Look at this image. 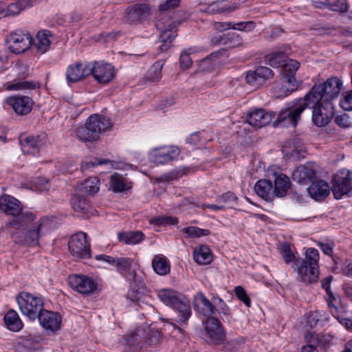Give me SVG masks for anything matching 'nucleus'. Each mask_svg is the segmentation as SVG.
<instances>
[{
	"label": "nucleus",
	"mask_w": 352,
	"mask_h": 352,
	"mask_svg": "<svg viewBox=\"0 0 352 352\" xmlns=\"http://www.w3.org/2000/svg\"><path fill=\"white\" fill-rule=\"evenodd\" d=\"M113 126L110 118L100 114L91 115L85 126H78L75 136L82 142H92L99 139L101 133L110 130Z\"/></svg>",
	"instance_id": "nucleus-1"
},
{
	"label": "nucleus",
	"mask_w": 352,
	"mask_h": 352,
	"mask_svg": "<svg viewBox=\"0 0 352 352\" xmlns=\"http://www.w3.org/2000/svg\"><path fill=\"white\" fill-rule=\"evenodd\" d=\"M342 82L337 77H331L324 82L314 85L307 95L309 104L323 102L328 104L340 93Z\"/></svg>",
	"instance_id": "nucleus-2"
},
{
	"label": "nucleus",
	"mask_w": 352,
	"mask_h": 352,
	"mask_svg": "<svg viewBox=\"0 0 352 352\" xmlns=\"http://www.w3.org/2000/svg\"><path fill=\"white\" fill-rule=\"evenodd\" d=\"M157 296L164 304L178 311V318L180 322H185L190 316L191 310L188 301L177 292L169 289H163L157 292Z\"/></svg>",
	"instance_id": "nucleus-3"
},
{
	"label": "nucleus",
	"mask_w": 352,
	"mask_h": 352,
	"mask_svg": "<svg viewBox=\"0 0 352 352\" xmlns=\"http://www.w3.org/2000/svg\"><path fill=\"white\" fill-rule=\"evenodd\" d=\"M319 253L315 248H308L306 251L305 258L297 268L298 279L305 283H312L318 278Z\"/></svg>",
	"instance_id": "nucleus-4"
},
{
	"label": "nucleus",
	"mask_w": 352,
	"mask_h": 352,
	"mask_svg": "<svg viewBox=\"0 0 352 352\" xmlns=\"http://www.w3.org/2000/svg\"><path fill=\"white\" fill-rule=\"evenodd\" d=\"M21 313L31 320H35L43 309V300L28 292H21L16 298Z\"/></svg>",
	"instance_id": "nucleus-5"
},
{
	"label": "nucleus",
	"mask_w": 352,
	"mask_h": 352,
	"mask_svg": "<svg viewBox=\"0 0 352 352\" xmlns=\"http://www.w3.org/2000/svg\"><path fill=\"white\" fill-rule=\"evenodd\" d=\"M300 63L297 60L293 59H287L282 64V87L283 93L278 95V97L286 96L298 88V82L295 78V74L299 68Z\"/></svg>",
	"instance_id": "nucleus-6"
},
{
	"label": "nucleus",
	"mask_w": 352,
	"mask_h": 352,
	"mask_svg": "<svg viewBox=\"0 0 352 352\" xmlns=\"http://www.w3.org/2000/svg\"><path fill=\"white\" fill-rule=\"evenodd\" d=\"M304 110L305 101L303 98L299 99L296 103L283 109L279 112L276 120V124L285 127H295L300 119V115Z\"/></svg>",
	"instance_id": "nucleus-7"
},
{
	"label": "nucleus",
	"mask_w": 352,
	"mask_h": 352,
	"mask_svg": "<svg viewBox=\"0 0 352 352\" xmlns=\"http://www.w3.org/2000/svg\"><path fill=\"white\" fill-rule=\"evenodd\" d=\"M156 28L160 31V39L163 43L160 50L166 51L177 36L176 24L168 16L160 14L156 21Z\"/></svg>",
	"instance_id": "nucleus-8"
},
{
	"label": "nucleus",
	"mask_w": 352,
	"mask_h": 352,
	"mask_svg": "<svg viewBox=\"0 0 352 352\" xmlns=\"http://www.w3.org/2000/svg\"><path fill=\"white\" fill-rule=\"evenodd\" d=\"M68 248L72 256L78 258L91 257V246L87 240V234L82 232L72 235L68 243Z\"/></svg>",
	"instance_id": "nucleus-9"
},
{
	"label": "nucleus",
	"mask_w": 352,
	"mask_h": 352,
	"mask_svg": "<svg viewBox=\"0 0 352 352\" xmlns=\"http://www.w3.org/2000/svg\"><path fill=\"white\" fill-rule=\"evenodd\" d=\"M305 109L309 108L312 109V121L317 126H326L332 118L331 103L328 104L323 102H319L316 104H309L307 100V95L304 97Z\"/></svg>",
	"instance_id": "nucleus-10"
},
{
	"label": "nucleus",
	"mask_w": 352,
	"mask_h": 352,
	"mask_svg": "<svg viewBox=\"0 0 352 352\" xmlns=\"http://www.w3.org/2000/svg\"><path fill=\"white\" fill-rule=\"evenodd\" d=\"M205 330V339L208 343L219 345L226 340V333L223 325L215 317L207 318Z\"/></svg>",
	"instance_id": "nucleus-11"
},
{
	"label": "nucleus",
	"mask_w": 352,
	"mask_h": 352,
	"mask_svg": "<svg viewBox=\"0 0 352 352\" xmlns=\"http://www.w3.org/2000/svg\"><path fill=\"white\" fill-rule=\"evenodd\" d=\"M8 49L14 54H21L28 50L33 44L32 36L28 32L16 31L6 39Z\"/></svg>",
	"instance_id": "nucleus-12"
},
{
	"label": "nucleus",
	"mask_w": 352,
	"mask_h": 352,
	"mask_svg": "<svg viewBox=\"0 0 352 352\" xmlns=\"http://www.w3.org/2000/svg\"><path fill=\"white\" fill-rule=\"evenodd\" d=\"M351 191L352 172L344 170L334 175L332 192L336 199H340Z\"/></svg>",
	"instance_id": "nucleus-13"
},
{
	"label": "nucleus",
	"mask_w": 352,
	"mask_h": 352,
	"mask_svg": "<svg viewBox=\"0 0 352 352\" xmlns=\"http://www.w3.org/2000/svg\"><path fill=\"white\" fill-rule=\"evenodd\" d=\"M68 282L74 290L83 295L92 294L97 289L96 283L85 275L72 274L68 277Z\"/></svg>",
	"instance_id": "nucleus-14"
},
{
	"label": "nucleus",
	"mask_w": 352,
	"mask_h": 352,
	"mask_svg": "<svg viewBox=\"0 0 352 352\" xmlns=\"http://www.w3.org/2000/svg\"><path fill=\"white\" fill-rule=\"evenodd\" d=\"M49 229V220L43 217L38 221L34 223L26 231L24 236L25 243L29 246L38 245V240L41 236L45 234Z\"/></svg>",
	"instance_id": "nucleus-15"
},
{
	"label": "nucleus",
	"mask_w": 352,
	"mask_h": 352,
	"mask_svg": "<svg viewBox=\"0 0 352 352\" xmlns=\"http://www.w3.org/2000/svg\"><path fill=\"white\" fill-rule=\"evenodd\" d=\"M180 151L177 146H167L153 148L150 153V160L155 164H164L177 158Z\"/></svg>",
	"instance_id": "nucleus-16"
},
{
	"label": "nucleus",
	"mask_w": 352,
	"mask_h": 352,
	"mask_svg": "<svg viewBox=\"0 0 352 352\" xmlns=\"http://www.w3.org/2000/svg\"><path fill=\"white\" fill-rule=\"evenodd\" d=\"M47 140V135L45 133L21 136L19 138L21 149L24 153L34 155L39 152L40 149L45 146Z\"/></svg>",
	"instance_id": "nucleus-17"
},
{
	"label": "nucleus",
	"mask_w": 352,
	"mask_h": 352,
	"mask_svg": "<svg viewBox=\"0 0 352 352\" xmlns=\"http://www.w3.org/2000/svg\"><path fill=\"white\" fill-rule=\"evenodd\" d=\"M91 75L99 83L106 84L113 78L115 69L111 64L95 62L91 64Z\"/></svg>",
	"instance_id": "nucleus-18"
},
{
	"label": "nucleus",
	"mask_w": 352,
	"mask_h": 352,
	"mask_svg": "<svg viewBox=\"0 0 352 352\" xmlns=\"http://www.w3.org/2000/svg\"><path fill=\"white\" fill-rule=\"evenodd\" d=\"M37 318L42 327L47 331L55 332L60 329L62 317L58 312L43 309Z\"/></svg>",
	"instance_id": "nucleus-19"
},
{
	"label": "nucleus",
	"mask_w": 352,
	"mask_h": 352,
	"mask_svg": "<svg viewBox=\"0 0 352 352\" xmlns=\"http://www.w3.org/2000/svg\"><path fill=\"white\" fill-rule=\"evenodd\" d=\"M89 75H91V64L84 65L80 62L70 65L66 71V78L69 83L82 80Z\"/></svg>",
	"instance_id": "nucleus-20"
},
{
	"label": "nucleus",
	"mask_w": 352,
	"mask_h": 352,
	"mask_svg": "<svg viewBox=\"0 0 352 352\" xmlns=\"http://www.w3.org/2000/svg\"><path fill=\"white\" fill-rule=\"evenodd\" d=\"M7 103L17 115L20 116L30 113L34 104L32 99L28 96L10 97L7 98Z\"/></svg>",
	"instance_id": "nucleus-21"
},
{
	"label": "nucleus",
	"mask_w": 352,
	"mask_h": 352,
	"mask_svg": "<svg viewBox=\"0 0 352 352\" xmlns=\"http://www.w3.org/2000/svg\"><path fill=\"white\" fill-rule=\"evenodd\" d=\"M133 260L129 258L120 257L116 258L115 266L118 270L127 279L128 281H134L135 283H140V274H138L135 270H132Z\"/></svg>",
	"instance_id": "nucleus-22"
},
{
	"label": "nucleus",
	"mask_w": 352,
	"mask_h": 352,
	"mask_svg": "<svg viewBox=\"0 0 352 352\" xmlns=\"http://www.w3.org/2000/svg\"><path fill=\"white\" fill-rule=\"evenodd\" d=\"M272 116L262 109H250L246 116V122L253 127L261 128L271 122Z\"/></svg>",
	"instance_id": "nucleus-23"
},
{
	"label": "nucleus",
	"mask_w": 352,
	"mask_h": 352,
	"mask_svg": "<svg viewBox=\"0 0 352 352\" xmlns=\"http://www.w3.org/2000/svg\"><path fill=\"white\" fill-rule=\"evenodd\" d=\"M273 71L267 67H258L254 71H249L245 76L246 82L253 86L262 85L273 77Z\"/></svg>",
	"instance_id": "nucleus-24"
},
{
	"label": "nucleus",
	"mask_w": 352,
	"mask_h": 352,
	"mask_svg": "<svg viewBox=\"0 0 352 352\" xmlns=\"http://www.w3.org/2000/svg\"><path fill=\"white\" fill-rule=\"evenodd\" d=\"M193 305L197 312L208 318L213 317L212 315L217 310L202 292H199L195 296Z\"/></svg>",
	"instance_id": "nucleus-25"
},
{
	"label": "nucleus",
	"mask_w": 352,
	"mask_h": 352,
	"mask_svg": "<svg viewBox=\"0 0 352 352\" xmlns=\"http://www.w3.org/2000/svg\"><path fill=\"white\" fill-rule=\"evenodd\" d=\"M316 175V171L312 164L301 165L298 166L292 173L293 181L299 184H306L311 182Z\"/></svg>",
	"instance_id": "nucleus-26"
},
{
	"label": "nucleus",
	"mask_w": 352,
	"mask_h": 352,
	"mask_svg": "<svg viewBox=\"0 0 352 352\" xmlns=\"http://www.w3.org/2000/svg\"><path fill=\"white\" fill-rule=\"evenodd\" d=\"M0 210L14 217L20 213L22 206L21 202L14 197L4 195L0 197Z\"/></svg>",
	"instance_id": "nucleus-27"
},
{
	"label": "nucleus",
	"mask_w": 352,
	"mask_h": 352,
	"mask_svg": "<svg viewBox=\"0 0 352 352\" xmlns=\"http://www.w3.org/2000/svg\"><path fill=\"white\" fill-rule=\"evenodd\" d=\"M149 14V8L146 4H136L126 11L125 19L129 23H137Z\"/></svg>",
	"instance_id": "nucleus-28"
},
{
	"label": "nucleus",
	"mask_w": 352,
	"mask_h": 352,
	"mask_svg": "<svg viewBox=\"0 0 352 352\" xmlns=\"http://www.w3.org/2000/svg\"><path fill=\"white\" fill-rule=\"evenodd\" d=\"M309 195L314 199L319 201L327 197L330 192L329 184L324 180L313 182L307 188Z\"/></svg>",
	"instance_id": "nucleus-29"
},
{
	"label": "nucleus",
	"mask_w": 352,
	"mask_h": 352,
	"mask_svg": "<svg viewBox=\"0 0 352 352\" xmlns=\"http://www.w3.org/2000/svg\"><path fill=\"white\" fill-rule=\"evenodd\" d=\"M256 193L264 200L271 201L275 196L272 183L267 179L258 180L255 186Z\"/></svg>",
	"instance_id": "nucleus-30"
},
{
	"label": "nucleus",
	"mask_w": 352,
	"mask_h": 352,
	"mask_svg": "<svg viewBox=\"0 0 352 352\" xmlns=\"http://www.w3.org/2000/svg\"><path fill=\"white\" fill-rule=\"evenodd\" d=\"M118 239L119 241L126 245H136L142 242L145 239V236L141 231H128L119 232Z\"/></svg>",
	"instance_id": "nucleus-31"
},
{
	"label": "nucleus",
	"mask_w": 352,
	"mask_h": 352,
	"mask_svg": "<svg viewBox=\"0 0 352 352\" xmlns=\"http://www.w3.org/2000/svg\"><path fill=\"white\" fill-rule=\"evenodd\" d=\"M50 36V31L44 30L37 33L33 43L38 52L43 54L49 50L51 44Z\"/></svg>",
	"instance_id": "nucleus-32"
},
{
	"label": "nucleus",
	"mask_w": 352,
	"mask_h": 352,
	"mask_svg": "<svg viewBox=\"0 0 352 352\" xmlns=\"http://www.w3.org/2000/svg\"><path fill=\"white\" fill-rule=\"evenodd\" d=\"M290 188V180L283 174L279 175L274 180L273 188L276 197H283Z\"/></svg>",
	"instance_id": "nucleus-33"
},
{
	"label": "nucleus",
	"mask_w": 352,
	"mask_h": 352,
	"mask_svg": "<svg viewBox=\"0 0 352 352\" xmlns=\"http://www.w3.org/2000/svg\"><path fill=\"white\" fill-rule=\"evenodd\" d=\"M110 188L116 192H123L131 188V184L123 176L114 174L110 179Z\"/></svg>",
	"instance_id": "nucleus-34"
},
{
	"label": "nucleus",
	"mask_w": 352,
	"mask_h": 352,
	"mask_svg": "<svg viewBox=\"0 0 352 352\" xmlns=\"http://www.w3.org/2000/svg\"><path fill=\"white\" fill-rule=\"evenodd\" d=\"M153 270L159 275L164 276L170 272V264L163 255H155L152 261Z\"/></svg>",
	"instance_id": "nucleus-35"
},
{
	"label": "nucleus",
	"mask_w": 352,
	"mask_h": 352,
	"mask_svg": "<svg viewBox=\"0 0 352 352\" xmlns=\"http://www.w3.org/2000/svg\"><path fill=\"white\" fill-rule=\"evenodd\" d=\"M33 0H18L15 3H10L6 10L2 11L4 16L18 14L21 10L32 4Z\"/></svg>",
	"instance_id": "nucleus-36"
},
{
	"label": "nucleus",
	"mask_w": 352,
	"mask_h": 352,
	"mask_svg": "<svg viewBox=\"0 0 352 352\" xmlns=\"http://www.w3.org/2000/svg\"><path fill=\"white\" fill-rule=\"evenodd\" d=\"M195 261L200 265L209 264L212 261V255L207 245H201L193 253Z\"/></svg>",
	"instance_id": "nucleus-37"
},
{
	"label": "nucleus",
	"mask_w": 352,
	"mask_h": 352,
	"mask_svg": "<svg viewBox=\"0 0 352 352\" xmlns=\"http://www.w3.org/2000/svg\"><path fill=\"white\" fill-rule=\"evenodd\" d=\"M4 322L7 327L12 331H19L23 327V323L18 314L14 310H10L5 315Z\"/></svg>",
	"instance_id": "nucleus-38"
},
{
	"label": "nucleus",
	"mask_w": 352,
	"mask_h": 352,
	"mask_svg": "<svg viewBox=\"0 0 352 352\" xmlns=\"http://www.w3.org/2000/svg\"><path fill=\"white\" fill-rule=\"evenodd\" d=\"M236 9V6H232L226 1H218L210 3L206 9L208 14H214L217 13L231 12Z\"/></svg>",
	"instance_id": "nucleus-39"
},
{
	"label": "nucleus",
	"mask_w": 352,
	"mask_h": 352,
	"mask_svg": "<svg viewBox=\"0 0 352 352\" xmlns=\"http://www.w3.org/2000/svg\"><path fill=\"white\" fill-rule=\"evenodd\" d=\"M12 221L10 224L16 229L29 227V223L34 220V215L30 212H23L22 210Z\"/></svg>",
	"instance_id": "nucleus-40"
},
{
	"label": "nucleus",
	"mask_w": 352,
	"mask_h": 352,
	"mask_svg": "<svg viewBox=\"0 0 352 352\" xmlns=\"http://www.w3.org/2000/svg\"><path fill=\"white\" fill-rule=\"evenodd\" d=\"M129 282L130 284V290L127 294L126 298L131 302H138L142 298V292L144 289L142 276L141 277V282L140 283H135L133 280Z\"/></svg>",
	"instance_id": "nucleus-41"
},
{
	"label": "nucleus",
	"mask_w": 352,
	"mask_h": 352,
	"mask_svg": "<svg viewBox=\"0 0 352 352\" xmlns=\"http://www.w3.org/2000/svg\"><path fill=\"white\" fill-rule=\"evenodd\" d=\"M287 55L285 52L278 51V52H272V53L267 54L265 56V61L267 63L274 68H278L283 64L286 61Z\"/></svg>",
	"instance_id": "nucleus-42"
},
{
	"label": "nucleus",
	"mask_w": 352,
	"mask_h": 352,
	"mask_svg": "<svg viewBox=\"0 0 352 352\" xmlns=\"http://www.w3.org/2000/svg\"><path fill=\"white\" fill-rule=\"evenodd\" d=\"M72 204L75 211L87 213L91 208L89 202L80 195H75L72 198Z\"/></svg>",
	"instance_id": "nucleus-43"
},
{
	"label": "nucleus",
	"mask_w": 352,
	"mask_h": 352,
	"mask_svg": "<svg viewBox=\"0 0 352 352\" xmlns=\"http://www.w3.org/2000/svg\"><path fill=\"white\" fill-rule=\"evenodd\" d=\"M141 338L142 333H140V331H138L134 334H132L127 339L124 352H140L141 346L140 345V340Z\"/></svg>",
	"instance_id": "nucleus-44"
},
{
	"label": "nucleus",
	"mask_w": 352,
	"mask_h": 352,
	"mask_svg": "<svg viewBox=\"0 0 352 352\" xmlns=\"http://www.w3.org/2000/svg\"><path fill=\"white\" fill-rule=\"evenodd\" d=\"M100 188V180L96 177H89L82 184L81 189L85 192L94 195Z\"/></svg>",
	"instance_id": "nucleus-45"
},
{
	"label": "nucleus",
	"mask_w": 352,
	"mask_h": 352,
	"mask_svg": "<svg viewBox=\"0 0 352 352\" xmlns=\"http://www.w3.org/2000/svg\"><path fill=\"white\" fill-rule=\"evenodd\" d=\"M40 84L35 81H17L14 80L8 85L10 90H25L39 89Z\"/></svg>",
	"instance_id": "nucleus-46"
},
{
	"label": "nucleus",
	"mask_w": 352,
	"mask_h": 352,
	"mask_svg": "<svg viewBox=\"0 0 352 352\" xmlns=\"http://www.w3.org/2000/svg\"><path fill=\"white\" fill-rule=\"evenodd\" d=\"M144 343L148 346H156L162 339V333L157 329H150L146 333Z\"/></svg>",
	"instance_id": "nucleus-47"
},
{
	"label": "nucleus",
	"mask_w": 352,
	"mask_h": 352,
	"mask_svg": "<svg viewBox=\"0 0 352 352\" xmlns=\"http://www.w3.org/2000/svg\"><path fill=\"white\" fill-rule=\"evenodd\" d=\"M163 63L161 61L155 62L148 72L147 78L151 81H158L161 77Z\"/></svg>",
	"instance_id": "nucleus-48"
},
{
	"label": "nucleus",
	"mask_w": 352,
	"mask_h": 352,
	"mask_svg": "<svg viewBox=\"0 0 352 352\" xmlns=\"http://www.w3.org/2000/svg\"><path fill=\"white\" fill-rule=\"evenodd\" d=\"M182 231L188 234L189 237L191 238H199L204 236H208L210 234V232L207 229H201L195 226H190L187 228H184Z\"/></svg>",
	"instance_id": "nucleus-49"
},
{
	"label": "nucleus",
	"mask_w": 352,
	"mask_h": 352,
	"mask_svg": "<svg viewBox=\"0 0 352 352\" xmlns=\"http://www.w3.org/2000/svg\"><path fill=\"white\" fill-rule=\"evenodd\" d=\"M243 40L239 34L235 32L226 33V45L230 47H237L243 45Z\"/></svg>",
	"instance_id": "nucleus-50"
},
{
	"label": "nucleus",
	"mask_w": 352,
	"mask_h": 352,
	"mask_svg": "<svg viewBox=\"0 0 352 352\" xmlns=\"http://www.w3.org/2000/svg\"><path fill=\"white\" fill-rule=\"evenodd\" d=\"M329 8L336 12H344L348 6L346 0H328Z\"/></svg>",
	"instance_id": "nucleus-51"
},
{
	"label": "nucleus",
	"mask_w": 352,
	"mask_h": 352,
	"mask_svg": "<svg viewBox=\"0 0 352 352\" xmlns=\"http://www.w3.org/2000/svg\"><path fill=\"white\" fill-rule=\"evenodd\" d=\"M327 301L329 307L331 308V311L333 316L338 314V307L340 304V299L338 296H335L332 292L327 293Z\"/></svg>",
	"instance_id": "nucleus-52"
},
{
	"label": "nucleus",
	"mask_w": 352,
	"mask_h": 352,
	"mask_svg": "<svg viewBox=\"0 0 352 352\" xmlns=\"http://www.w3.org/2000/svg\"><path fill=\"white\" fill-rule=\"evenodd\" d=\"M238 198L232 192H227L219 197V200L230 208L236 205Z\"/></svg>",
	"instance_id": "nucleus-53"
},
{
	"label": "nucleus",
	"mask_w": 352,
	"mask_h": 352,
	"mask_svg": "<svg viewBox=\"0 0 352 352\" xmlns=\"http://www.w3.org/2000/svg\"><path fill=\"white\" fill-rule=\"evenodd\" d=\"M234 293L236 296L241 300L247 307H250L251 301L246 294V292L245 291L244 288L241 286H236L234 288Z\"/></svg>",
	"instance_id": "nucleus-54"
},
{
	"label": "nucleus",
	"mask_w": 352,
	"mask_h": 352,
	"mask_svg": "<svg viewBox=\"0 0 352 352\" xmlns=\"http://www.w3.org/2000/svg\"><path fill=\"white\" fill-rule=\"evenodd\" d=\"M280 253L287 263L292 262L294 258V254L292 252L289 244L285 243L282 245Z\"/></svg>",
	"instance_id": "nucleus-55"
},
{
	"label": "nucleus",
	"mask_w": 352,
	"mask_h": 352,
	"mask_svg": "<svg viewBox=\"0 0 352 352\" xmlns=\"http://www.w3.org/2000/svg\"><path fill=\"white\" fill-rule=\"evenodd\" d=\"M254 23L252 21L239 22L233 23L231 22V29L239 31H250L253 30Z\"/></svg>",
	"instance_id": "nucleus-56"
},
{
	"label": "nucleus",
	"mask_w": 352,
	"mask_h": 352,
	"mask_svg": "<svg viewBox=\"0 0 352 352\" xmlns=\"http://www.w3.org/2000/svg\"><path fill=\"white\" fill-rule=\"evenodd\" d=\"M340 106L345 111L352 110V90L345 94L343 99L340 100Z\"/></svg>",
	"instance_id": "nucleus-57"
},
{
	"label": "nucleus",
	"mask_w": 352,
	"mask_h": 352,
	"mask_svg": "<svg viewBox=\"0 0 352 352\" xmlns=\"http://www.w3.org/2000/svg\"><path fill=\"white\" fill-rule=\"evenodd\" d=\"M35 188L41 192L47 191L50 189V185L48 180L45 177H38L34 182Z\"/></svg>",
	"instance_id": "nucleus-58"
},
{
	"label": "nucleus",
	"mask_w": 352,
	"mask_h": 352,
	"mask_svg": "<svg viewBox=\"0 0 352 352\" xmlns=\"http://www.w3.org/2000/svg\"><path fill=\"white\" fill-rule=\"evenodd\" d=\"M213 301L221 314L223 315H228L230 314L228 305L221 298L214 297Z\"/></svg>",
	"instance_id": "nucleus-59"
},
{
	"label": "nucleus",
	"mask_w": 352,
	"mask_h": 352,
	"mask_svg": "<svg viewBox=\"0 0 352 352\" xmlns=\"http://www.w3.org/2000/svg\"><path fill=\"white\" fill-rule=\"evenodd\" d=\"M18 76L21 78H25L30 74V69L28 64L24 63H19L16 66Z\"/></svg>",
	"instance_id": "nucleus-60"
},
{
	"label": "nucleus",
	"mask_w": 352,
	"mask_h": 352,
	"mask_svg": "<svg viewBox=\"0 0 352 352\" xmlns=\"http://www.w3.org/2000/svg\"><path fill=\"white\" fill-rule=\"evenodd\" d=\"M179 62L181 67L184 69H188L192 63L189 54L186 53V52H183L181 54Z\"/></svg>",
	"instance_id": "nucleus-61"
},
{
	"label": "nucleus",
	"mask_w": 352,
	"mask_h": 352,
	"mask_svg": "<svg viewBox=\"0 0 352 352\" xmlns=\"http://www.w3.org/2000/svg\"><path fill=\"white\" fill-rule=\"evenodd\" d=\"M177 178V174L175 173H168L155 179L156 183H168Z\"/></svg>",
	"instance_id": "nucleus-62"
},
{
	"label": "nucleus",
	"mask_w": 352,
	"mask_h": 352,
	"mask_svg": "<svg viewBox=\"0 0 352 352\" xmlns=\"http://www.w3.org/2000/svg\"><path fill=\"white\" fill-rule=\"evenodd\" d=\"M153 222L156 225H166V224H176L177 223V219L172 217H158L153 220Z\"/></svg>",
	"instance_id": "nucleus-63"
},
{
	"label": "nucleus",
	"mask_w": 352,
	"mask_h": 352,
	"mask_svg": "<svg viewBox=\"0 0 352 352\" xmlns=\"http://www.w3.org/2000/svg\"><path fill=\"white\" fill-rule=\"evenodd\" d=\"M319 321L320 318L318 312L311 313L307 317V324L311 328L316 327Z\"/></svg>",
	"instance_id": "nucleus-64"
}]
</instances>
